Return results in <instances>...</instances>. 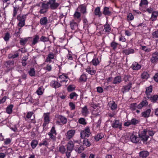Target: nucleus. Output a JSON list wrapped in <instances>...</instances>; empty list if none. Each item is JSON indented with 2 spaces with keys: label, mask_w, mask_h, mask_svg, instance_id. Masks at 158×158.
<instances>
[{
  "label": "nucleus",
  "mask_w": 158,
  "mask_h": 158,
  "mask_svg": "<svg viewBox=\"0 0 158 158\" xmlns=\"http://www.w3.org/2000/svg\"><path fill=\"white\" fill-rule=\"evenodd\" d=\"M33 113L32 112H28L27 113V114L26 116V117H24V118L25 119V120L27 121V119H29L31 118V117L32 116V114H33Z\"/></svg>",
  "instance_id": "59"
},
{
  "label": "nucleus",
  "mask_w": 158,
  "mask_h": 158,
  "mask_svg": "<svg viewBox=\"0 0 158 158\" xmlns=\"http://www.w3.org/2000/svg\"><path fill=\"white\" fill-rule=\"evenodd\" d=\"M86 71L88 73H89L92 75L96 73L95 71L92 69L89 66H88L87 67L86 69Z\"/></svg>",
  "instance_id": "43"
},
{
  "label": "nucleus",
  "mask_w": 158,
  "mask_h": 158,
  "mask_svg": "<svg viewBox=\"0 0 158 158\" xmlns=\"http://www.w3.org/2000/svg\"><path fill=\"white\" fill-rule=\"evenodd\" d=\"M100 61L98 60V59L97 58H95L93 59L90 62V63L92 64L94 66H97L99 64Z\"/></svg>",
  "instance_id": "38"
},
{
  "label": "nucleus",
  "mask_w": 158,
  "mask_h": 158,
  "mask_svg": "<svg viewBox=\"0 0 158 158\" xmlns=\"http://www.w3.org/2000/svg\"><path fill=\"white\" fill-rule=\"evenodd\" d=\"M152 35L154 38L157 39L158 40V29L153 32Z\"/></svg>",
  "instance_id": "63"
},
{
  "label": "nucleus",
  "mask_w": 158,
  "mask_h": 158,
  "mask_svg": "<svg viewBox=\"0 0 158 158\" xmlns=\"http://www.w3.org/2000/svg\"><path fill=\"white\" fill-rule=\"evenodd\" d=\"M147 130H144L139 135V138L140 140V142L142 140L143 143L146 142L148 140L149 136L147 135Z\"/></svg>",
  "instance_id": "6"
},
{
  "label": "nucleus",
  "mask_w": 158,
  "mask_h": 158,
  "mask_svg": "<svg viewBox=\"0 0 158 158\" xmlns=\"http://www.w3.org/2000/svg\"><path fill=\"white\" fill-rule=\"evenodd\" d=\"M13 8L14 10L13 15V17H15L17 14V12L19 10L21 11V10L20 9V8L19 6H14Z\"/></svg>",
  "instance_id": "34"
},
{
  "label": "nucleus",
  "mask_w": 158,
  "mask_h": 158,
  "mask_svg": "<svg viewBox=\"0 0 158 158\" xmlns=\"http://www.w3.org/2000/svg\"><path fill=\"white\" fill-rule=\"evenodd\" d=\"M29 38V37H28L27 38H20V40L19 41L20 44L22 45L25 46L28 41V39Z\"/></svg>",
  "instance_id": "35"
},
{
  "label": "nucleus",
  "mask_w": 158,
  "mask_h": 158,
  "mask_svg": "<svg viewBox=\"0 0 158 158\" xmlns=\"http://www.w3.org/2000/svg\"><path fill=\"white\" fill-rule=\"evenodd\" d=\"M38 141L36 140H33L31 143V146L33 149L35 148L38 144Z\"/></svg>",
  "instance_id": "51"
},
{
  "label": "nucleus",
  "mask_w": 158,
  "mask_h": 158,
  "mask_svg": "<svg viewBox=\"0 0 158 158\" xmlns=\"http://www.w3.org/2000/svg\"><path fill=\"white\" fill-rule=\"evenodd\" d=\"M78 23L76 21H74V20H72L70 22V26L72 30H75L76 29V26H77L78 25V23Z\"/></svg>",
  "instance_id": "24"
},
{
  "label": "nucleus",
  "mask_w": 158,
  "mask_h": 158,
  "mask_svg": "<svg viewBox=\"0 0 158 158\" xmlns=\"http://www.w3.org/2000/svg\"><path fill=\"white\" fill-rule=\"evenodd\" d=\"M48 22V20L47 17L42 18L40 20V23L41 25H46Z\"/></svg>",
  "instance_id": "32"
},
{
  "label": "nucleus",
  "mask_w": 158,
  "mask_h": 158,
  "mask_svg": "<svg viewBox=\"0 0 158 158\" xmlns=\"http://www.w3.org/2000/svg\"><path fill=\"white\" fill-rule=\"evenodd\" d=\"M13 107V105L12 104L7 106L6 109V112L8 114H11L12 113Z\"/></svg>",
  "instance_id": "45"
},
{
  "label": "nucleus",
  "mask_w": 158,
  "mask_h": 158,
  "mask_svg": "<svg viewBox=\"0 0 158 158\" xmlns=\"http://www.w3.org/2000/svg\"><path fill=\"white\" fill-rule=\"evenodd\" d=\"M10 37V33L7 32L5 33L3 39L5 41L7 42L9 41Z\"/></svg>",
  "instance_id": "50"
},
{
  "label": "nucleus",
  "mask_w": 158,
  "mask_h": 158,
  "mask_svg": "<svg viewBox=\"0 0 158 158\" xmlns=\"http://www.w3.org/2000/svg\"><path fill=\"white\" fill-rule=\"evenodd\" d=\"M49 4H48V2L46 3L43 2L42 4V7L44 9L48 10L49 8Z\"/></svg>",
  "instance_id": "60"
},
{
  "label": "nucleus",
  "mask_w": 158,
  "mask_h": 158,
  "mask_svg": "<svg viewBox=\"0 0 158 158\" xmlns=\"http://www.w3.org/2000/svg\"><path fill=\"white\" fill-rule=\"evenodd\" d=\"M90 130L89 127H86L84 130L81 131V137L82 138H85L86 137H89L91 134Z\"/></svg>",
  "instance_id": "3"
},
{
  "label": "nucleus",
  "mask_w": 158,
  "mask_h": 158,
  "mask_svg": "<svg viewBox=\"0 0 158 158\" xmlns=\"http://www.w3.org/2000/svg\"><path fill=\"white\" fill-rule=\"evenodd\" d=\"M75 133V130H69L65 134L66 139L69 140L72 138L74 136Z\"/></svg>",
  "instance_id": "11"
},
{
  "label": "nucleus",
  "mask_w": 158,
  "mask_h": 158,
  "mask_svg": "<svg viewBox=\"0 0 158 158\" xmlns=\"http://www.w3.org/2000/svg\"><path fill=\"white\" fill-rule=\"evenodd\" d=\"M55 54L53 52H50L48 56L46 61L51 62V60L54 59Z\"/></svg>",
  "instance_id": "30"
},
{
  "label": "nucleus",
  "mask_w": 158,
  "mask_h": 158,
  "mask_svg": "<svg viewBox=\"0 0 158 158\" xmlns=\"http://www.w3.org/2000/svg\"><path fill=\"white\" fill-rule=\"evenodd\" d=\"M27 15H21L20 14L18 15L17 19L19 21L18 25L19 27H20L19 29H20L21 27L25 25V21Z\"/></svg>",
  "instance_id": "1"
},
{
  "label": "nucleus",
  "mask_w": 158,
  "mask_h": 158,
  "mask_svg": "<svg viewBox=\"0 0 158 158\" xmlns=\"http://www.w3.org/2000/svg\"><path fill=\"white\" fill-rule=\"evenodd\" d=\"M39 39V37L38 35H34L33 40L31 43L32 45H34L37 44L38 42Z\"/></svg>",
  "instance_id": "36"
},
{
  "label": "nucleus",
  "mask_w": 158,
  "mask_h": 158,
  "mask_svg": "<svg viewBox=\"0 0 158 158\" xmlns=\"http://www.w3.org/2000/svg\"><path fill=\"white\" fill-rule=\"evenodd\" d=\"M150 61L152 64H155L158 62V52H156L152 55Z\"/></svg>",
  "instance_id": "10"
},
{
  "label": "nucleus",
  "mask_w": 158,
  "mask_h": 158,
  "mask_svg": "<svg viewBox=\"0 0 158 158\" xmlns=\"http://www.w3.org/2000/svg\"><path fill=\"white\" fill-rule=\"evenodd\" d=\"M149 77V74L147 72H143L141 75V78L143 79L147 80Z\"/></svg>",
  "instance_id": "37"
},
{
  "label": "nucleus",
  "mask_w": 158,
  "mask_h": 158,
  "mask_svg": "<svg viewBox=\"0 0 158 158\" xmlns=\"http://www.w3.org/2000/svg\"><path fill=\"white\" fill-rule=\"evenodd\" d=\"M61 86V85L57 81H54L52 84V87L55 88H59Z\"/></svg>",
  "instance_id": "52"
},
{
  "label": "nucleus",
  "mask_w": 158,
  "mask_h": 158,
  "mask_svg": "<svg viewBox=\"0 0 158 158\" xmlns=\"http://www.w3.org/2000/svg\"><path fill=\"white\" fill-rule=\"evenodd\" d=\"M131 85L132 83L131 82H129L127 85L123 86L121 89V91L123 93L129 91L131 87Z\"/></svg>",
  "instance_id": "16"
},
{
  "label": "nucleus",
  "mask_w": 158,
  "mask_h": 158,
  "mask_svg": "<svg viewBox=\"0 0 158 158\" xmlns=\"http://www.w3.org/2000/svg\"><path fill=\"white\" fill-rule=\"evenodd\" d=\"M66 75V74H63L59 76V79L60 80V82H67L68 81L69 78Z\"/></svg>",
  "instance_id": "17"
},
{
  "label": "nucleus",
  "mask_w": 158,
  "mask_h": 158,
  "mask_svg": "<svg viewBox=\"0 0 158 158\" xmlns=\"http://www.w3.org/2000/svg\"><path fill=\"white\" fill-rule=\"evenodd\" d=\"M44 91L43 87L41 86L38 88L37 90L36 91V92L38 95H41L43 93V92L42 90Z\"/></svg>",
  "instance_id": "55"
},
{
  "label": "nucleus",
  "mask_w": 158,
  "mask_h": 158,
  "mask_svg": "<svg viewBox=\"0 0 158 158\" xmlns=\"http://www.w3.org/2000/svg\"><path fill=\"white\" fill-rule=\"evenodd\" d=\"M130 138L131 141L133 143H140V140L139 137H138L137 136L133 134L130 136Z\"/></svg>",
  "instance_id": "18"
},
{
  "label": "nucleus",
  "mask_w": 158,
  "mask_h": 158,
  "mask_svg": "<svg viewBox=\"0 0 158 158\" xmlns=\"http://www.w3.org/2000/svg\"><path fill=\"white\" fill-rule=\"evenodd\" d=\"M84 150V148L81 146L78 148H76L75 149L76 151L79 153H81Z\"/></svg>",
  "instance_id": "64"
},
{
  "label": "nucleus",
  "mask_w": 158,
  "mask_h": 158,
  "mask_svg": "<svg viewBox=\"0 0 158 158\" xmlns=\"http://www.w3.org/2000/svg\"><path fill=\"white\" fill-rule=\"evenodd\" d=\"M73 19L72 20L76 21L78 23H79L81 20V14L78 11H76L73 15Z\"/></svg>",
  "instance_id": "14"
},
{
  "label": "nucleus",
  "mask_w": 158,
  "mask_h": 158,
  "mask_svg": "<svg viewBox=\"0 0 158 158\" xmlns=\"http://www.w3.org/2000/svg\"><path fill=\"white\" fill-rule=\"evenodd\" d=\"M28 73L29 75L31 77L35 76V72L34 68H31L30 70L28 71Z\"/></svg>",
  "instance_id": "48"
},
{
  "label": "nucleus",
  "mask_w": 158,
  "mask_h": 158,
  "mask_svg": "<svg viewBox=\"0 0 158 158\" xmlns=\"http://www.w3.org/2000/svg\"><path fill=\"white\" fill-rule=\"evenodd\" d=\"M50 138L53 141H55L56 139L57 133L55 130V127H53L51 129L50 132L48 134Z\"/></svg>",
  "instance_id": "5"
},
{
  "label": "nucleus",
  "mask_w": 158,
  "mask_h": 158,
  "mask_svg": "<svg viewBox=\"0 0 158 158\" xmlns=\"http://www.w3.org/2000/svg\"><path fill=\"white\" fill-rule=\"evenodd\" d=\"M40 40L44 42H46L49 41V39L48 37H46L44 36H42L40 38Z\"/></svg>",
  "instance_id": "62"
},
{
  "label": "nucleus",
  "mask_w": 158,
  "mask_h": 158,
  "mask_svg": "<svg viewBox=\"0 0 158 158\" xmlns=\"http://www.w3.org/2000/svg\"><path fill=\"white\" fill-rule=\"evenodd\" d=\"M152 103H154L157 102L158 100V94L151 96L147 97Z\"/></svg>",
  "instance_id": "20"
},
{
  "label": "nucleus",
  "mask_w": 158,
  "mask_h": 158,
  "mask_svg": "<svg viewBox=\"0 0 158 158\" xmlns=\"http://www.w3.org/2000/svg\"><path fill=\"white\" fill-rule=\"evenodd\" d=\"M78 123L81 124L85 125L87 124L85 119L84 118H80L78 120Z\"/></svg>",
  "instance_id": "54"
},
{
  "label": "nucleus",
  "mask_w": 158,
  "mask_h": 158,
  "mask_svg": "<svg viewBox=\"0 0 158 158\" xmlns=\"http://www.w3.org/2000/svg\"><path fill=\"white\" fill-rule=\"evenodd\" d=\"M21 51L20 49H19L17 51L15 52V53L13 55H12L11 54H9L8 56V59H14L17 57L19 56V54L18 52Z\"/></svg>",
  "instance_id": "33"
},
{
  "label": "nucleus",
  "mask_w": 158,
  "mask_h": 158,
  "mask_svg": "<svg viewBox=\"0 0 158 158\" xmlns=\"http://www.w3.org/2000/svg\"><path fill=\"white\" fill-rule=\"evenodd\" d=\"M151 112V109H148L142 112L141 116L145 118H148L150 116Z\"/></svg>",
  "instance_id": "15"
},
{
  "label": "nucleus",
  "mask_w": 158,
  "mask_h": 158,
  "mask_svg": "<svg viewBox=\"0 0 158 158\" xmlns=\"http://www.w3.org/2000/svg\"><path fill=\"white\" fill-rule=\"evenodd\" d=\"M158 16V12L157 11H153L152 13V16L150 18V19L152 21H155L157 19V18Z\"/></svg>",
  "instance_id": "27"
},
{
  "label": "nucleus",
  "mask_w": 158,
  "mask_h": 158,
  "mask_svg": "<svg viewBox=\"0 0 158 158\" xmlns=\"http://www.w3.org/2000/svg\"><path fill=\"white\" fill-rule=\"evenodd\" d=\"M67 121V119L66 118L61 115H58L57 118L56 123L62 125L65 124Z\"/></svg>",
  "instance_id": "4"
},
{
  "label": "nucleus",
  "mask_w": 158,
  "mask_h": 158,
  "mask_svg": "<svg viewBox=\"0 0 158 158\" xmlns=\"http://www.w3.org/2000/svg\"><path fill=\"white\" fill-rule=\"evenodd\" d=\"M148 2L147 0H141L140 3L139 4L140 10H143V7L144 6L148 5Z\"/></svg>",
  "instance_id": "28"
},
{
  "label": "nucleus",
  "mask_w": 158,
  "mask_h": 158,
  "mask_svg": "<svg viewBox=\"0 0 158 158\" xmlns=\"http://www.w3.org/2000/svg\"><path fill=\"white\" fill-rule=\"evenodd\" d=\"M111 125L112 127L115 129H118L120 130H122V123L119 120H115Z\"/></svg>",
  "instance_id": "7"
},
{
  "label": "nucleus",
  "mask_w": 158,
  "mask_h": 158,
  "mask_svg": "<svg viewBox=\"0 0 158 158\" xmlns=\"http://www.w3.org/2000/svg\"><path fill=\"white\" fill-rule=\"evenodd\" d=\"M134 52V50L131 48L125 49L122 51V53L126 55H129L130 54H133Z\"/></svg>",
  "instance_id": "21"
},
{
  "label": "nucleus",
  "mask_w": 158,
  "mask_h": 158,
  "mask_svg": "<svg viewBox=\"0 0 158 158\" xmlns=\"http://www.w3.org/2000/svg\"><path fill=\"white\" fill-rule=\"evenodd\" d=\"M141 48H140V49L146 52H149L151 51V49L150 48H148L146 46H143L141 45Z\"/></svg>",
  "instance_id": "53"
},
{
  "label": "nucleus",
  "mask_w": 158,
  "mask_h": 158,
  "mask_svg": "<svg viewBox=\"0 0 158 158\" xmlns=\"http://www.w3.org/2000/svg\"><path fill=\"white\" fill-rule=\"evenodd\" d=\"M104 135L102 133H99L97 134V135L95 137L94 139L95 140L98 141L100 139H102L104 137Z\"/></svg>",
  "instance_id": "42"
},
{
  "label": "nucleus",
  "mask_w": 158,
  "mask_h": 158,
  "mask_svg": "<svg viewBox=\"0 0 158 158\" xmlns=\"http://www.w3.org/2000/svg\"><path fill=\"white\" fill-rule=\"evenodd\" d=\"M95 15L100 17L102 16V13L100 11V8L99 7H97L94 10V12Z\"/></svg>",
  "instance_id": "25"
},
{
  "label": "nucleus",
  "mask_w": 158,
  "mask_h": 158,
  "mask_svg": "<svg viewBox=\"0 0 158 158\" xmlns=\"http://www.w3.org/2000/svg\"><path fill=\"white\" fill-rule=\"evenodd\" d=\"M139 155L140 157L142 158H146L149 155V153L147 151H142L139 152Z\"/></svg>",
  "instance_id": "26"
},
{
  "label": "nucleus",
  "mask_w": 158,
  "mask_h": 158,
  "mask_svg": "<svg viewBox=\"0 0 158 158\" xmlns=\"http://www.w3.org/2000/svg\"><path fill=\"white\" fill-rule=\"evenodd\" d=\"M152 86L151 85L150 86L146 88L145 94L146 95L147 97L151 95L150 93H152Z\"/></svg>",
  "instance_id": "29"
},
{
  "label": "nucleus",
  "mask_w": 158,
  "mask_h": 158,
  "mask_svg": "<svg viewBox=\"0 0 158 158\" xmlns=\"http://www.w3.org/2000/svg\"><path fill=\"white\" fill-rule=\"evenodd\" d=\"M131 123L132 125H135L139 123L140 121L139 120L135 118H133L130 120Z\"/></svg>",
  "instance_id": "49"
},
{
  "label": "nucleus",
  "mask_w": 158,
  "mask_h": 158,
  "mask_svg": "<svg viewBox=\"0 0 158 158\" xmlns=\"http://www.w3.org/2000/svg\"><path fill=\"white\" fill-rule=\"evenodd\" d=\"M104 29L106 32H110L111 30V28L110 25L107 24V23L104 25Z\"/></svg>",
  "instance_id": "44"
},
{
  "label": "nucleus",
  "mask_w": 158,
  "mask_h": 158,
  "mask_svg": "<svg viewBox=\"0 0 158 158\" xmlns=\"http://www.w3.org/2000/svg\"><path fill=\"white\" fill-rule=\"evenodd\" d=\"M74 143L72 141H69L66 145L67 152L66 156L67 158H69L71 155V153L74 148Z\"/></svg>",
  "instance_id": "2"
},
{
  "label": "nucleus",
  "mask_w": 158,
  "mask_h": 158,
  "mask_svg": "<svg viewBox=\"0 0 158 158\" xmlns=\"http://www.w3.org/2000/svg\"><path fill=\"white\" fill-rule=\"evenodd\" d=\"M48 4L50 5V7L52 10L56 9L59 5L58 3L56 2L55 0H49Z\"/></svg>",
  "instance_id": "8"
},
{
  "label": "nucleus",
  "mask_w": 158,
  "mask_h": 158,
  "mask_svg": "<svg viewBox=\"0 0 158 158\" xmlns=\"http://www.w3.org/2000/svg\"><path fill=\"white\" fill-rule=\"evenodd\" d=\"M102 14L105 16H110L112 15V12L109 7L105 6L103 8Z\"/></svg>",
  "instance_id": "19"
},
{
  "label": "nucleus",
  "mask_w": 158,
  "mask_h": 158,
  "mask_svg": "<svg viewBox=\"0 0 158 158\" xmlns=\"http://www.w3.org/2000/svg\"><path fill=\"white\" fill-rule=\"evenodd\" d=\"M118 45V44L114 41H113L111 43L110 46L112 48V49L115 51L117 48V46Z\"/></svg>",
  "instance_id": "47"
},
{
  "label": "nucleus",
  "mask_w": 158,
  "mask_h": 158,
  "mask_svg": "<svg viewBox=\"0 0 158 158\" xmlns=\"http://www.w3.org/2000/svg\"><path fill=\"white\" fill-rule=\"evenodd\" d=\"M66 149L63 146H60L59 148V152L62 154L65 153Z\"/></svg>",
  "instance_id": "57"
},
{
  "label": "nucleus",
  "mask_w": 158,
  "mask_h": 158,
  "mask_svg": "<svg viewBox=\"0 0 158 158\" xmlns=\"http://www.w3.org/2000/svg\"><path fill=\"white\" fill-rule=\"evenodd\" d=\"M87 76L85 74H82L79 78V81L81 82H85L87 80Z\"/></svg>",
  "instance_id": "40"
},
{
  "label": "nucleus",
  "mask_w": 158,
  "mask_h": 158,
  "mask_svg": "<svg viewBox=\"0 0 158 158\" xmlns=\"http://www.w3.org/2000/svg\"><path fill=\"white\" fill-rule=\"evenodd\" d=\"M78 95L75 92H73L71 93L69 95V98L71 99H74L75 97V99H77V98Z\"/></svg>",
  "instance_id": "56"
},
{
  "label": "nucleus",
  "mask_w": 158,
  "mask_h": 158,
  "mask_svg": "<svg viewBox=\"0 0 158 158\" xmlns=\"http://www.w3.org/2000/svg\"><path fill=\"white\" fill-rule=\"evenodd\" d=\"M122 81V78L120 76L116 77L114 78L113 83L114 84H118Z\"/></svg>",
  "instance_id": "31"
},
{
  "label": "nucleus",
  "mask_w": 158,
  "mask_h": 158,
  "mask_svg": "<svg viewBox=\"0 0 158 158\" xmlns=\"http://www.w3.org/2000/svg\"><path fill=\"white\" fill-rule=\"evenodd\" d=\"M83 141V145L87 147H89L91 145V143L89 141V140L87 138H84Z\"/></svg>",
  "instance_id": "39"
},
{
  "label": "nucleus",
  "mask_w": 158,
  "mask_h": 158,
  "mask_svg": "<svg viewBox=\"0 0 158 158\" xmlns=\"http://www.w3.org/2000/svg\"><path fill=\"white\" fill-rule=\"evenodd\" d=\"M44 122L43 124V129L50 122L49 113H45L44 114Z\"/></svg>",
  "instance_id": "9"
},
{
  "label": "nucleus",
  "mask_w": 158,
  "mask_h": 158,
  "mask_svg": "<svg viewBox=\"0 0 158 158\" xmlns=\"http://www.w3.org/2000/svg\"><path fill=\"white\" fill-rule=\"evenodd\" d=\"M87 6L85 4H82L79 6L77 10L80 12L81 14L84 15L87 13Z\"/></svg>",
  "instance_id": "13"
},
{
  "label": "nucleus",
  "mask_w": 158,
  "mask_h": 158,
  "mask_svg": "<svg viewBox=\"0 0 158 158\" xmlns=\"http://www.w3.org/2000/svg\"><path fill=\"white\" fill-rule=\"evenodd\" d=\"M110 104L111 105L110 109L112 110H115L117 108V105L113 101H110Z\"/></svg>",
  "instance_id": "41"
},
{
  "label": "nucleus",
  "mask_w": 158,
  "mask_h": 158,
  "mask_svg": "<svg viewBox=\"0 0 158 158\" xmlns=\"http://www.w3.org/2000/svg\"><path fill=\"white\" fill-rule=\"evenodd\" d=\"M75 87L74 85H69L67 88V90L69 92L72 91L75 89Z\"/></svg>",
  "instance_id": "58"
},
{
  "label": "nucleus",
  "mask_w": 158,
  "mask_h": 158,
  "mask_svg": "<svg viewBox=\"0 0 158 158\" xmlns=\"http://www.w3.org/2000/svg\"><path fill=\"white\" fill-rule=\"evenodd\" d=\"M141 66L137 62H135L133 63L131 68L133 70L137 71L141 68Z\"/></svg>",
  "instance_id": "23"
},
{
  "label": "nucleus",
  "mask_w": 158,
  "mask_h": 158,
  "mask_svg": "<svg viewBox=\"0 0 158 158\" xmlns=\"http://www.w3.org/2000/svg\"><path fill=\"white\" fill-rule=\"evenodd\" d=\"M138 105H137V103H133L131 104L130 108L132 110H135L137 108L138 109Z\"/></svg>",
  "instance_id": "46"
},
{
  "label": "nucleus",
  "mask_w": 158,
  "mask_h": 158,
  "mask_svg": "<svg viewBox=\"0 0 158 158\" xmlns=\"http://www.w3.org/2000/svg\"><path fill=\"white\" fill-rule=\"evenodd\" d=\"M5 63H6V66L8 70H11L14 68V65L15 63L14 60H9L5 62Z\"/></svg>",
  "instance_id": "12"
},
{
  "label": "nucleus",
  "mask_w": 158,
  "mask_h": 158,
  "mask_svg": "<svg viewBox=\"0 0 158 158\" xmlns=\"http://www.w3.org/2000/svg\"><path fill=\"white\" fill-rule=\"evenodd\" d=\"M48 144V143L46 140H43L42 142L39 144V145L40 146H41L42 145H44L46 147H47Z\"/></svg>",
  "instance_id": "61"
},
{
  "label": "nucleus",
  "mask_w": 158,
  "mask_h": 158,
  "mask_svg": "<svg viewBox=\"0 0 158 158\" xmlns=\"http://www.w3.org/2000/svg\"><path fill=\"white\" fill-rule=\"evenodd\" d=\"M148 104V102L147 100H143L138 105V109H141L143 107L147 106Z\"/></svg>",
  "instance_id": "22"
}]
</instances>
